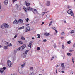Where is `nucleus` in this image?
I'll use <instances>...</instances> for the list:
<instances>
[{
  "instance_id": "1",
  "label": "nucleus",
  "mask_w": 75,
  "mask_h": 75,
  "mask_svg": "<svg viewBox=\"0 0 75 75\" xmlns=\"http://www.w3.org/2000/svg\"><path fill=\"white\" fill-rule=\"evenodd\" d=\"M67 13L71 15V16L73 17L74 18H75L74 13L72 12V11L71 9H69L67 11Z\"/></svg>"
},
{
  "instance_id": "2",
  "label": "nucleus",
  "mask_w": 75,
  "mask_h": 75,
  "mask_svg": "<svg viewBox=\"0 0 75 75\" xmlns=\"http://www.w3.org/2000/svg\"><path fill=\"white\" fill-rule=\"evenodd\" d=\"M26 45H27L26 44H24L22 46L18 49V51H23L26 47Z\"/></svg>"
},
{
  "instance_id": "3",
  "label": "nucleus",
  "mask_w": 75,
  "mask_h": 75,
  "mask_svg": "<svg viewBox=\"0 0 75 75\" xmlns=\"http://www.w3.org/2000/svg\"><path fill=\"white\" fill-rule=\"evenodd\" d=\"M6 67H4L3 68H1L0 69V72L1 74H3L4 72V70L6 69Z\"/></svg>"
},
{
  "instance_id": "4",
  "label": "nucleus",
  "mask_w": 75,
  "mask_h": 75,
  "mask_svg": "<svg viewBox=\"0 0 75 75\" xmlns=\"http://www.w3.org/2000/svg\"><path fill=\"white\" fill-rule=\"evenodd\" d=\"M8 62V65L9 67H11L12 66V63L11 61H10L9 60H8L7 61Z\"/></svg>"
},
{
  "instance_id": "5",
  "label": "nucleus",
  "mask_w": 75,
  "mask_h": 75,
  "mask_svg": "<svg viewBox=\"0 0 75 75\" xmlns=\"http://www.w3.org/2000/svg\"><path fill=\"white\" fill-rule=\"evenodd\" d=\"M28 52V50H27L25 51V53H24L23 54V57H26V55H27V54Z\"/></svg>"
},
{
  "instance_id": "6",
  "label": "nucleus",
  "mask_w": 75,
  "mask_h": 75,
  "mask_svg": "<svg viewBox=\"0 0 75 75\" xmlns=\"http://www.w3.org/2000/svg\"><path fill=\"white\" fill-rule=\"evenodd\" d=\"M4 27L6 28H8V27H9V25H8L6 23H4Z\"/></svg>"
},
{
  "instance_id": "7",
  "label": "nucleus",
  "mask_w": 75,
  "mask_h": 75,
  "mask_svg": "<svg viewBox=\"0 0 75 75\" xmlns=\"http://www.w3.org/2000/svg\"><path fill=\"white\" fill-rule=\"evenodd\" d=\"M32 11L34 14H36L37 13H38V11L35 9H34V11L32 10Z\"/></svg>"
},
{
  "instance_id": "8",
  "label": "nucleus",
  "mask_w": 75,
  "mask_h": 75,
  "mask_svg": "<svg viewBox=\"0 0 75 75\" xmlns=\"http://www.w3.org/2000/svg\"><path fill=\"white\" fill-rule=\"evenodd\" d=\"M33 44V42L32 41H30L29 43V45H28V47H30L31 48V45Z\"/></svg>"
},
{
  "instance_id": "9",
  "label": "nucleus",
  "mask_w": 75,
  "mask_h": 75,
  "mask_svg": "<svg viewBox=\"0 0 75 75\" xmlns=\"http://www.w3.org/2000/svg\"><path fill=\"white\" fill-rule=\"evenodd\" d=\"M46 6H50V2L49 1H47L46 3Z\"/></svg>"
},
{
  "instance_id": "10",
  "label": "nucleus",
  "mask_w": 75,
  "mask_h": 75,
  "mask_svg": "<svg viewBox=\"0 0 75 75\" xmlns=\"http://www.w3.org/2000/svg\"><path fill=\"white\" fill-rule=\"evenodd\" d=\"M64 63H62L61 64V65L63 70L65 69V66H64Z\"/></svg>"
},
{
  "instance_id": "11",
  "label": "nucleus",
  "mask_w": 75,
  "mask_h": 75,
  "mask_svg": "<svg viewBox=\"0 0 75 75\" xmlns=\"http://www.w3.org/2000/svg\"><path fill=\"white\" fill-rule=\"evenodd\" d=\"M25 65V62H24L23 63L21 66V68H24Z\"/></svg>"
},
{
  "instance_id": "12",
  "label": "nucleus",
  "mask_w": 75,
  "mask_h": 75,
  "mask_svg": "<svg viewBox=\"0 0 75 75\" xmlns=\"http://www.w3.org/2000/svg\"><path fill=\"white\" fill-rule=\"evenodd\" d=\"M44 35H45V36H49V35H50V33H49L46 32L45 33Z\"/></svg>"
},
{
  "instance_id": "13",
  "label": "nucleus",
  "mask_w": 75,
  "mask_h": 75,
  "mask_svg": "<svg viewBox=\"0 0 75 75\" xmlns=\"http://www.w3.org/2000/svg\"><path fill=\"white\" fill-rule=\"evenodd\" d=\"M27 10H28L31 11V10H34L33 8H31L30 7H27Z\"/></svg>"
},
{
  "instance_id": "14",
  "label": "nucleus",
  "mask_w": 75,
  "mask_h": 75,
  "mask_svg": "<svg viewBox=\"0 0 75 75\" xmlns=\"http://www.w3.org/2000/svg\"><path fill=\"white\" fill-rule=\"evenodd\" d=\"M18 22L19 23L21 24V23H23V20L20 19L18 20Z\"/></svg>"
},
{
  "instance_id": "15",
  "label": "nucleus",
  "mask_w": 75,
  "mask_h": 75,
  "mask_svg": "<svg viewBox=\"0 0 75 75\" xmlns=\"http://www.w3.org/2000/svg\"><path fill=\"white\" fill-rule=\"evenodd\" d=\"M13 23L14 24H18V22L17 20H15L13 22Z\"/></svg>"
},
{
  "instance_id": "16",
  "label": "nucleus",
  "mask_w": 75,
  "mask_h": 75,
  "mask_svg": "<svg viewBox=\"0 0 75 75\" xmlns=\"http://www.w3.org/2000/svg\"><path fill=\"white\" fill-rule=\"evenodd\" d=\"M8 0H6L4 1V3H5V5H7L8 4Z\"/></svg>"
},
{
  "instance_id": "17",
  "label": "nucleus",
  "mask_w": 75,
  "mask_h": 75,
  "mask_svg": "<svg viewBox=\"0 0 75 75\" xmlns=\"http://www.w3.org/2000/svg\"><path fill=\"white\" fill-rule=\"evenodd\" d=\"M26 29L28 31H30V26L27 27Z\"/></svg>"
},
{
  "instance_id": "18",
  "label": "nucleus",
  "mask_w": 75,
  "mask_h": 75,
  "mask_svg": "<svg viewBox=\"0 0 75 75\" xmlns=\"http://www.w3.org/2000/svg\"><path fill=\"white\" fill-rule=\"evenodd\" d=\"M25 3H26V6H27V7H28V6H29L30 5V3H27V2H25Z\"/></svg>"
},
{
  "instance_id": "19",
  "label": "nucleus",
  "mask_w": 75,
  "mask_h": 75,
  "mask_svg": "<svg viewBox=\"0 0 75 75\" xmlns=\"http://www.w3.org/2000/svg\"><path fill=\"white\" fill-rule=\"evenodd\" d=\"M4 48L5 50H7V49H8V45L4 46Z\"/></svg>"
},
{
  "instance_id": "20",
  "label": "nucleus",
  "mask_w": 75,
  "mask_h": 75,
  "mask_svg": "<svg viewBox=\"0 0 75 75\" xmlns=\"http://www.w3.org/2000/svg\"><path fill=\"white\" fill-rule=\"evenodd\" d=\"M65 35V32H62L61 33V35Z\"/></svg>"
},
{
  "instance_id": "21",
  "label": "nucleus",
  "mask_w": 75,
  "mask_h": 75,
  "mask_svg": "<svg viewBox=\"0 0 75 75\" xmlns=\"http://www.w3.org/2000/svg\"><path fill=\"white\" fill-rule=\"evenodd\" d=\"M67 55L68 56H71L72 55V53H67Z\"/></svg>"
},
{
  "instance_id": "22",
  "label": "nucleus",
  "mask_w": 75,
  "mask_h": 75,
  "mask_svg": "<svg viewBox=\"0 0 75 75\" xmlns=\"http://www.w3.org/2000/svg\"><path fill=\"white\" fill-rule=\"evenodd\" d=\"M23 28H24V26H23L22 27H21L19 28V30H21V29H23Z\"/></svg>"
},
{
  "instance_id": "23",
  "label": "nucleus",
  "mask_w": 75,
  "mask_h": 75,
  "mask_svg": "<svg viewBox=\"0 0 75 75\" xmlns=\"http://www.w3.org/2000/svg\"><path fill=\"white\" fill-rule=\"evenodd\" d=\"M4 24H3V25H2L1 26V27L3 29H4Z\"/></svg>"
},
{
  "instance_id": "24",
  "label": "nucleus",
  "mask_w": 75,
  "mask_h": 75,
  "mask_svg": "<svg viewBox=\"0 0 75 75\" xmlns=\"http://www.w3.org/2000/svg\"><path fill=\"white\" fill-rule=\"evenodd\" d=\"M21 39L23 40H25V38L23 36L21 37Z\"/></svg>"
},
{
  "instance_id": "25",
  "label": "nucleus",
  "mask_w": 75,
  "mask_h": 75,
  "mask_svg": "<svg viewBox=\"0 0 75 75\" xmlns=\"http://www.w3.org/2000/svg\"><path fill=\"white\" fill-rule=\"evenodd\" d=\"M37 35L38 36V38H40L41 37V35L40 34H38Z\"/></svg>"
},
{
  "instance_id": "26",
  "label": "nucleus",
  "mask_w": 75,
  "mask_h": 75,
  "mask_svg": "<svg viewBox=\"0 0 75 75\" xmlns=\"http://www.w3.org/2000/svg\"><path fill=\"white\" fill-rule=\"evenodd\" d=\"M52 21H51V22H50V23L49 24V26H50V25H52Z\"/></svg>"
},
{
  "instance_id": "27",
  "label": "nucleus",
  "mask_w": 75,
  "mask_h": 75,
  "mask_svg": "<svg viewBox=\"0 0 75 75\" xmlns=\"http://www.w3.org/2000/svg\"><path fill=\"white\" fill-rule=\"evenodd\" d=\"M74 32H75L74 30H73L70 32V33L71 34H72L73 33H74Z\"/></svg>"
},
{
  "instance_id": "28",
  "label": "nucleus",
  "mask_w": 75,
  "mask_h": 75,
  "mask_svg": "<svg viewBox=\"0 0 75 75\" xmlns=\"http://www.w3.org/2000/svg\"><path fill=\"white\" fill-rule=\"evenodd\" d=\"M64 37L61 36L60 37V38L61 39V40H63V39H64Z\"/></svg>"
},
{
  "instance_id": "29",
  "label": "nucleus",
  "mask_w": 75,
  "mask_h": 75,
  "mask_svg": "<svg viewBox=\"0 0 75 75\" xmlns=\"http://www.w3.org/2000/svg\"><path fill=\"white\" fill-rule=\"evenodd\" d=\"M72 62L73 63H74L75 62V61L74 60V57L72 58Z\"/></svg>"
},
{
  "instance_id": "30",
  "label": "nucleus",
  "mask_w": 75,
  "mask_h": 75,
  "mask_svg": "<svg viewBox=\"0 0 75 75\" xmlns=\"http://www.w3.org/2000/svg\"><path fill=\"white\" fill-rule=\"evenodd\" d=\"M62 47L63 49H64V48H65V46H64V45H62Z\"/></svg>"
},
{
  "instance_id": "31",
  "label": "nucleus",
  "mask_w": 75,
  "mask_h": 75,
  "mask_svg": "<svg viewBox=\"0 0 75 75\" xmlns=\"http://www.w3.org/2000/svg\"><path fill=\"white\" fill-rule=\"evenodd\" d=\"M54 57H52L50 60V61H52V60L54 59Z\"/></svg>"
},
{
  "instance_id": "32",
  "label": "nucleus",
  "mask_w": 75,
  "mask_h": 75,
  "mask_svg": "<svg viewBox=\"0 0 75 75\" xmlns=\"http://www.w3.org/2000/svg\"><path fill=\"white\" fill-rule=\"evenodd\" d=\"M25 20L26 21V22H28L29 20V19H28V18H27V19H25Z\"/></svg>"
},
{
  "instance_id": "33",
  "label": "nucleus",
  "mask_w": 75,
  "mask_h": 75,
  "mask_svg": "<svg viewBox=\"0 0 75 75\" xmlns=\"http://www.w3.org/2000/svg\"><path fill=\"white\" fill-rule=\"evenodd\" d=\"M30 70H31V71H32L33 69V67H31L30 68Z\"/></svg>"
},
{
  "instance_id": "34",
  "label": "nucleus",
  "mask_w": 75,
  "mask_h": 75,
  "mask_svg": "<svg viewBox=\"0 0 75 75\" xmlns=\"http://www.w3.org/2000/svg\"><path fill=\"white\" fill-rule=\"evenodd\" d=\"M37 50L38 51H40V48L39 47H38L37 48Z\"/></svg>"
},
{
  "instance_id": "35",
  "label": "nucleus",
  "mask_w": 75,
  "mask_h": 75,
  "mask_svg": "<svg viewBox=\"0 0 75 75\" xmlns=\"http://www.w3.org/2000/svg\"><path fill=\"white\" fill-rule=\"evenodd\" d=\"M18 42L20 44H23V42L21 41H18Z\"/></svg>"
},
{
  "instance_id": "36",
  "label": "nucleus",
  "mask_w": 75,
  "mask_h": 75,
  "mask_svg": "<svg viewBox=\"0 0 75 75\" xmlns=\"http://www.w3.org/2000/svg\"><path fill=\"white\" fill-rule=\"evenodd\" d=\"M67 44H70V43H71V41H68L67 42Z\"/></svg>"
},
{
  "instance_id": "37",
  "label": "nucleus",
  "mask_w": 75,
  "mask_h": 75,
  "mask_svg": "<svg viewBox=\"0 0 75 75\" xmlns=\"http://www.w3.org/2000/svg\"><path fill=\"white\" fill-rule=\"evenodd\" d=\"M23 9H24V10H25V11H26V12H27V9L26 8H24Z\"/></svg>"
},
{
  "instance_id": "38",
  "label": "nucleus",
  "mask_w": 75,
  "mask_h": 75,
  "mask_svg": "<svg viewBox=\"0 0 75 75\" xmlns=\"http://www.w3.org/2000/svg\"><path fill=\"white\" fill-rule=\"evenodd\" d=\"M71 6H69L68 7V8L69 9V8H71Z\"/></svg>"
},
{
  "instance_id": "39",
  "label": "nucleus",
  "mask_w": 75,
  "mask_h": 75,
  "mask_svg": "<svg viewBox=\"0 0 75 75\" xmlns=\"http://www.w3.org/2000/svg\"><path fill=\"white\" fill-rule=\"evenodd\" d=\"M17 35H18L17 34H16L15 36H14V38H16V37H17Z\"/></svg>"
},
{
  "instance_id": "40",
  "label": "nucleus",
  "mask_w": 75,
  "mask_h": 75,
  "mask_svg": "<svg viewBox=\"0 0 75 75\" xmlns=\"http://www.w3.org/2000/svg\"><path fill=\"white\" fill-rule=\"evenodd\" d=\"M45 13H46V12H43L42 13V16H44V14Z\"/></svg>"
},
{
  "instance_id": "41",
  "label": "nucleus",
  "mask_w": 75,
  "mask_h": 75,
  "mask_svg": "<svg viewBox=\"0 0 75 75\" xmlns=\"http://www.w3.org/2000/svg\"><path fill=\"white\" fill-rule=\"evenodd\" d=\"M30 75H33V72L30 73L29 74Z\"/></svg>"
},
{
  "instance_id": "42",
  "label": "nucleus",
  "mask_w": 75,
  "mask_h": 75,
  "mask_svg": "<svg viewBox=\"0 0 75 75\" xmlns=\"http://www.w3.org/2000/svg\"><path fill=\"white\" fill-rule=\"evenodd\" d=\"M16 1L17 0H13V2L14 3L15 1Z\"/></svg>"
},
{
  "instance_id": "43",
  "label": "nucleus",
  "mask_w": 75,
  "mask_h": 75,
  "mask_svg": "<svg viewBox=\"0 0 75 75\" xmlns=\"http://www.w3.org/2000/svg\"><path fill=\"white\" fill-rule=\"evenodd\" d=\"M52 28L53 30H55V27H52Z\"/></svg>"
},
{
  "instance_id": "44",
  "label": "nucleus",
  "mask_w": 75,
  "mask_h": 75,
  "mask_svg": "<svg viewBox=\"0 0 75 75\" xmlns=\"http://www.w3.org/2000/svg\"><path fill=\"white\" fill-rule=\"evenodd\" d=\"M12 45H13L10 43V45H9L8 46H12Z\"/></svg>"
},
{
  "instance_id": "45",
  "label": "nucleus",
  "mask_w": 75,
  "mask_h": 75,
  "mask_svg": "<svg viewBox=\"0 0 75 75\" xmlns=\"http://www.w3.org/2000/svg\"><path fill=\"white\" fill-rule=\"evenodd\" d=\"M72 51H74V50H69L70 52H72Z\"/></svg>"
},
{
  "instance_id": "46",
  "label": "nucleus",
  "mask_w": 75,
  "mask_h": 75,
  "mask_svg": "<svg viewBox=\"0 0 75 75\" xmlns=\"http://www.w3.org/2000/svg\"><path fill=\"white\" fill-rule=\"evenodd\" d=\"M44 42H46L47 41V40H46V39H45L44 40L43 42H44Z\"/></svg>"
},
{
  "instance_id": "47",
  "label": "nucleus",
  "mask_w": 75,
  "mask_h": 75,
  "mask_svg": "<svg viewBox=\"0 0 75 75\" xmlns=\"http://www.w3.org/2000/svg\"><path fill=\"white\" fill-rule=\"evenodd\" d=\"M64 23H66V21L65 20H64Z\"/></svg>"
},
{
  "instance_id": "48",
  "label": "nucleus",
  "mask_w": 75,
  "mask_h": 75,
  "mask_svg": "<svg viewBox=\"0 0 75 75\" xmlns=\"http://www.w3.org/2000/svg\"><path fill=\"white\" fill-rule=\"evenodd\" d=\"M73 73H74V72H73V71H71V74H73Z\"/></svg>"
},
{
  "instance_id": "49",
  "label": "nucleus",
  "mask_w": 75,
  "mask_h": 75,
  "mask_svg": "<svg viewBox=\"0 0 75 75\" xmlns=\"http://www.w3.org/2000/svg\"><path fill=\"white\" fill-rule=\"evenodd\" d=\"M55 31L56 33H58V31L56 30V29L55 30Z\"/></svg>"
},
{
  "instance_id": "50",
  "label": "nucleus",
  "mask_w": 75,
  "mask_h": 75,
  "mask_svg": "<svg viewBox=\"0 0 75 75\" xmlns=\"http://www.w3.org/2000/svg\"><path fill=\"white\" fill-rule=\"evenodd\" d=\"M44 24V22H42V24H41V25H42L43 24Z\"/></svg>"
},
{
  "instance_id": "51",
  "label": "nucleus",
  "mask_w": 75,
  "mask_h": 75,
  "mask_svg": "<svg viewBox=\"0 0 75 75\" xmlns=\"http://www.w3.org/2000/svg\"><path fill=\"white\" fill-rule=\"evenodd\" d=\"M57 48V46L55 45H54V48Z\"/></svg>"
},
{
  "instance_id": "52",
  "label": "nucleus",
  "mask_w": 75,
  "mask_h": 75,
  "mask_svg": "<svg viewBox=\"0 0 75 75\" xmlns=\"http://www.w3.org/2000/svg\"><path fill=\"white\" fill-rule=\"evenodd\" d=\"M16 5L17 7L18 8V5L17 4H16Z\"/></svg>"
},
{
  "instance_id": "53",
  "label": "nucleus",
  "mask_w": 75,
  "mask_h": 75,
  "mask_svg": "<svg viewBox=\"0 0 75 75\" xmlns=\"http://www.w3.org/2000/svg\"><path fill=\"white\" fill-rule=\"evenodd\" d=\"M73 47H75V43L73 45Z\"/></svg>"
},
{
  "instance_id": "54",
  "label": "nucleus",
  "mask_w": 75,
  "mask_h": 75,
  "mask_svg": "<svg viewBox=\"0 0 75 75\" xmlns=\"http://www.w3.org/2000/svg\"><path fill=\"white\" fill-rule=\"evenodd\" d=\"M58 71V70H56V74H57V72Z\"/></svg>"
},
{
  "instance_id": "55",
  "label": "nucleus",
  "mask_w": 75,
  "mask_h": 75,
  "mask_svg": "<svg viewBox=\"0 0 75 75\" xmlns=\"http://www.w3.org/2000/svg\"><path fill=\"white\" fill-rule=\"evenodd\" d=\"M29 25V24H27L26 25V27H28L27 26H28Z\"/></svg>"
},
{
  "instance_id": "56",
  "label": "nucleus",
  "mask_w": 75,
  "mask_h": 75,
  "mask_svg": "<svg viewBox=\"0 0 75 75\" xmlns=\"http://www.w3.org/2000/svg\"><path fill=\"white\" fill-rule=\"evenodd\" d=\"M32 39L34 40V37H32Z\"/></svg>"
},
{
  "instance_id": "57",
  "label": "nucleus",
  "mask_w": 75,
  "mask_h": 75,
  "mask_svg": "<svg viewBox=\"0 0 75 75\" xmlns=\"http://www.w3.org/2000/svg\"><path fill=\"white\" fill-rule=\"evenodd\" d=\"M14 52H15V53H17V51H15Z\"/></svg>"
},
{
  "instance_id": "58",
  "label": "nucleus",
  "mask_w": 75,
  "mask_h": 75,
  "mask_svg": "<svg viewBox=\"0 0 75 75\" xmlns=\"http://www.w3.org/2000/svg\"><path fill=\"white\" fill-rule=\"evenodd\" d=\"M56 67H58V65H57V66H56Z\"/></svg>"
},
{
  "instance_id": "59",
  "label": "nucleus",
  "mask_w": 75,
  "mask_h": 75,
  "mask_svg": "<svg viewBox=\"0 0 75 75\" xmlns=\"http://www.w3.org/2000/svg\"><path fill=\"white\" fill-rule=\"evenodd\" d=\"M2 46L0 45V48H1Z\"/></svg>"
},
{
  "instance_id": "60",
  "label": "nucleus",
  "mask_w": 75,
  "mask_h": 75,
  "mask_svg": "<svg viewBox=\"0 0 75 75\" xmlns=\"http://www.w3.org/2000/svg\"><path fill=\"white\" fill-rule=\"evenodd\" d=\"M0 9H1V6H0Z\"/></svg>"
},
{
  "instance_id": "61",
  "label": "nucleus",
  "mask_w": 75,
  "mask_h": 75,
  "mask_svg": "<svg viewBox=\"0 0 75 75\" xmlns=\"http://www.w3.org/2000/svg\"><path fill=\"white\" fill-rule=\"evenodd\" d=\"M61 72H62V73H64V71H62Z\"/></svg>"
},
{
  "instance_id": "62",
  "label": "nucleus",
  "mask_w": 75,
  "mask_h": 75,
  "mask_svg": "<svg viewBox=\"0 0 75 75\" xmlns=\"http://www.w3.org/2000/svg\"><path fill=\"white\" fill-rule=\"evenodd\" d=\"M7 43V44H8V42H6Z\"/></svg>"
},
{
  "instance_id": "63",
  "label": "nucleus",
  "mask_w": 75,
  "mask_h": 75,
  "mask_svg": "<svg viewBox=\"0 0 75 75\" xmlns=\"http://www.w3.org/2000/svg\"><path fill=\"white\" fill-rule=\"evenodd\" d=\"M68 29H71V28H68Z\"/></svg>"
},
{
  "instance_id": "64",
  "label": "nucleus",
  "mask_w": 75,
  "mask_h": 75,
  "mask_svg": "<svg viewBox=\"0 0 75 75\" xmlns=\"http://www.w3.org/2000/svg\"><path fill=\"white\" fill-rule=\"evenodd\" d=\"M11 75H13V74H11Z\"/></svg>"
}]
</instances>
